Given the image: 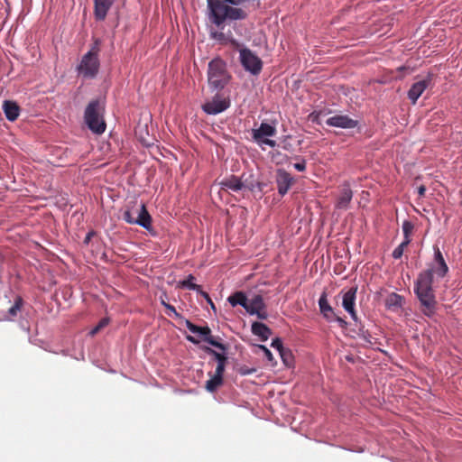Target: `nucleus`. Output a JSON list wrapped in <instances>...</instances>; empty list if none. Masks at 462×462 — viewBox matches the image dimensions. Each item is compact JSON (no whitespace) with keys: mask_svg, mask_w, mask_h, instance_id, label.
Listing matches in <instances>:
<instances>
[{"mask_svg":"<svg viewBox=\"0 0 462 462\" xmlns=\"http://www.w3.org/2000/svg\"><path fill=\"white\" fill-rule=\"evenodd\" d=\"M434 258L430 268L422 272L415 285V292L423 307V312L430 316L434 312L436 300L432 290L433 273L439 278H443L448 272V266L443 254L437 245H434Z\"/></svg>","mask_w":462,"mask_h":462,"instance_id":"obj_1","label":"nucleus"},{"mask_svg":"<svg viewBox=\"0 0 462 462\" xmlns=\"http://www.w3.org/2000/svg\"><path fill=\"white\" fill-rule=\"evenodd\" d=\"M101 41L95 39L89 51L83 55L79 64L77 66L79 75L84 79H94L97 77L100 68L99 52Z\"/></svg>","mask_w":462,"mask_h":462,"instance_id":"obj_2","label":"nucleus"},{"mask_svg":"<svg viewBox=\"0 0 462 462\" xmlns=\"http://www.w3.org/2000/svg\"><path fill=\"white\" fill-rule=\"evenodd\" d=\"M230 79L226 62L219 59H214L208 63V81L213 90H220L225 88Z\"/></svg>","mask_w":462,"mask_h":462,"instance_id":"obj_3","label":"nucleus"},{"mask_svg":"<svg viewBox=\"0 0 462 462\" xmlns=\"http://www.w3.org/2000/svg\"><path fill=\"white\" fill-rule=\"evenodd\" d=\"M104 106L99 100H92L86 107L84 119L88 127L95 134H103L106 123L103 118Z\"/></svg>","mask_w":462,"mask_h":462,"instance_id":"obj_4","label":"nucleus"},{"mask_svg":"<svg viewBox=\"0 0 462 462\" xmlns=\"http://www.w3.org/2000/svg\"><path fill=\"white\" fill-rule=\"evenodd\" d=\"M239 60L243 68L253 75H258L263 69V61L248 48L239 50Z\"/></svg>","mask_w":462,"mask_h":462,"instance_id":"obj_5","label":"nucleus"},{"mask_svg":"<svg viewBox=\"0 0 462 462\" xmlns=\"http://www.w3.org/2000/svg\"><path fill=\"white\" fill-rule=\"evenodd\" d=\"M185 324L187 328L193 334H197L201 337V340L208 343L209 345L222 350H226V346L221 342H218L216 340V338L211 335V329L208 327H200L198 325H195L191 321L186 319Z\"/></svg>","mask_w":462,"mask_h":462,"instance_id":"obj_6","label":"nucleus"},{"mask_svg":"<svg viewBox=\"0 0 462 462\" xmlns=\"http://www.w3.org/2000/svg\"><path fill=\"white\" fill-rule=\"evenodd\" d=\"M254 140L258 143H263L270 147H275L276 142L264 137H273L276 134V128L267 123H262L257 129L252 130Z\"/></svg>","mask_w":462,"mask_h":462,"instance_id":"obj_7","label":"nucleus"},{"mask_svg":"<svg viewBox=\"0 0 462 462\" xmlns=\"http://www.w3.org/2000/svg\"><path fill=\"white\" fill-rule=\"evenodd\" d=\"M245 310L250 315H256L260 319H266L268 317L263 298L259 294H256L251 300H248Z\"/></svg>","mask_w":462,"mask_h":462,"instance_id":"obj_8","label":"nucleus"},{"mask_svg":"<svg viewBox=\"0 0 462 462\" xmlns=\"http://www.w3.org/2000/svg\"><path fill=\"white\" fill-rule=\"evenodd\" d=\"M229 106V98H221L218 95H216L212 100L203 104L202 109L208 115H217L226 110Z\"/></svg>","mask_w":462,"mask_h":462,"instance_id":"obj_9","label":"nucleus"},{"mask_svg":"<svg viewBox=\"0 0 462 462\" xmlns=\"http://www.w3.org/2000/svg\"><path fill=\"white\" fill-rule=\"evenodd\" d=\"M294 183L293 177L285 170L280 169L276 173L277 190L281 196H284Z\"/></svg>","mask_w":462,"mask_h":462,"instance_id":"obj_10","label":"nucleus"},{"mask_svg":"<svg viewBox=\"0 0 462 462\" xmlns=\"http://www.w3.org/2000/svg\"><path fill=\"white\" fill-rule=\"evenodd\" d=\"M326 125L333 127L351 129L356 127L358 122L346 115H335L326 120Z\"/></svg>","mask_w":462,"mask_h":462,"instance_id":"obj_11","label":"nucleus"},{"mask_svg":"<svg viewBox=\"0 0 462 462\" xmlns=\"http://www.w3.org/2000/svg\"><path fill=\"white\" fill-rule=\"evenodd\" d=\"M357 288L352 287L343 294L342 305L346 311H347L354 320L357 319L356 312L355 310V302Z\"/></svg>","mask_w":462,"mask_h":462,"instance_id":"obj_12","label":"nucleus"},{"mask_svg":"<svg viewBox=\"0 0 462 462\" xmlns=\"http://www.w3.org/2000/svg\"><path fill=\"white\" fill-rule=\"evenodd\" d=\"M430 83V79H421L416 83H414L410 90L408 91V97L411 100L413 104L417 101V99L421 96V94L425 91V89L429 87Z\"/></svg>","mask_w":462,"mask_h":462,"instance_id":"obj_13","label":"nucleus"},{"mask_svg":"<svg viewBox=\"0 0 462 462\" xmlns=\"http://www.w3.org/2000/svg\"><path fill=\"white\" fill-rule=\"evenodd\" d=\"M135 213L137 214V217H135L134 224L141 226L146 230H151L152 217L147 211L145 205L142 204L140 209H136Z\"/></svg>","mask_w":462,"mask_h":462,"instance_id":"obj_14","label":"nucleus"},{"mask_svg":"<svg viewBox=\"0 0 462 462\" xmlns=\"http://www.w3.org/2000/svg\"><path fill=\"white\" fill-rule=\"evenodd\" d=\"M95 9L94 14L97 20H105L107 12L113 5L114 0H94Z\"/></svg>","mask_w":462,"mask_h":462,"instance_id":"obj_15","label":"nucleus"},{"mask_svg":"<svg viewBox=\"0 0 462 462\" xmlns=\"http://www.w3.org/2000/svg\"><path fill=\"white\" fill-rule=\"evenodd\" d=\"M353 197V192L350 189L349 184L345 183L342 186L340 195L337 199L336 207L340 209H346L347 208L351 199Z\"/></svg>","mask_w":462,"mask_h":462,"instance_id":"obj_16","label":"nucleus"},{"mask_svg":"<svg viewBox=\"0 0 462 462\" xmlns=\"http://www.w3.org/2000/svg\"><path fill=\"white\" fill-rule=\"evenodd\" d=\"M3 110L5 117L11 122L15 121L20 115V107L14 101L5 100L3 104Z\"/></svg>","mask_w":462,"mask_h":462,"instance_id":"obj_17","label":"nucleus"},{"mask_svg":"<svg viewBox=\"0 0 462 462\" xmlns=\"http://www.w3.org/2000/svg\"><path fill=\"white\" fill-rule=\"evenodd\" d=\"M385 307L390 311H401L402 308V297L395 292L388 294L385 299Z\"/></svg>","mask_w":462,"mask_h":462,"instance_id":"obj_18","label":"nucleus"},{"mask_svg":"<svg viewBox=\"0 0 462 462\" xmlns=\"http://www.w3.org/2000/svg\"><path fill=\"white\" fill-rule=\"evenodd\" d=\"M319 307L321 314L327 320H332V317L335 316L333 308L328 301V295L326 291H323L319 300Z\"/></svg>","mask_w":462,"mask_h":462,"instance_id":"obj_19","label":"nucleus"},{"mask_svg":"<svg viewBox=\"0 0 462 462\" xmlns=\"http://www.w3.org/2000/svg\"><path fill=\"white\" fill-rule=\"evenodd\" d=\"M252 333L259 337L262 341H266L272 335V330L265 324L256 321L252 324Z\"/></svg>","mask_w":462,"mask_h":462,"instance_id":"obj_20","label":"nucleus"},{"mask_svg":"<svg viewBox=\"0 0 462 462\" xmlns=\"http://www.w3.org/2000/svg\"><path fill=\"white\" fill-rule=\"evenodd\" d=\"M221 185L228 189H231L233 191H239L243 189L244 183L241 181L239 178L236 176H230L228 178H226L222 182Z\"/></svg>","mask_w":462,"mask_h":462,"instance_id":"obj_21","label":"nucleus"},{"mask_svg":"<svg viewBox=\"0 0 462 462\" xmlns=\"http://www.w3.org/2000/svg\"><path fill=\"white\" fill-rule=\"evenodd\" d=\"M228 302L233 307L240 305L245 310L247 302H248V299H247L246 295L245 294V292L236 291L228 297Z\"/></svg>","mask_w":462,"mask_h":462,"instance_id":"obj_22","label":"nucleus"},{"mask_svg":"<svg viewBox=\"0 0 462 462\" xmlns=\"http://www.w3.org/2000/svg\"><path fill=\"white\" fill-rule=\"evenodd\" d=\"M194 281L195 277L192 274H189L188 275L187 279L179 282L178 287L196 291L199 293V291H201L202 288L200 285L196 284Z\"/></svg>","mask_w":462,"mask_h":462,"instance_id":"obj_23","label":"nucleus"},{"mask_svg":"<svg viewBox=\"0 0 462 462\" xmlns=\"http://www.w3.org/2000/svg\"><path fill=\"white\" fill-rule=\"evenodd\" d=\"M222 384L223 378L214 374L209 380L206 382V389L210 393H214Z\"/></svg>","mask_w":462,"mask_h":462,"instance_id":"obj_24","label":"nucleus"},{"mask_svg":"<svg viewBox=\"0 0 462 462\" xmlns=\"http://www.w3.org/2000/svg\"><path fill=\"white\" fill-rule=\"evenodd\" d=\"M203 350L208 355L213 356L214 359L217 362V364L226 363L227 361V357L226 356L225 354L218 353L208 346H204Z\"/></svg>","mask_w":462,"mask_h":462,"instance_id":"obj_25","label":"nucleus"},{"mask_svg":"<svg viewBox=\"0 0 462 462\" xmlns=\"http://www.w3.org/2000/svg\"><path fill=\"white\" fill-rule=\"evenodd\" d=\"M22 305H23V300L21 297H17L15 299V301L14 303V305L8 310V314H9V319H11L12 318L17 316L18 312L21 310V308H22Z\"/></svg>","mask_w":462,"mask_h":462,"instance_id":"obj_26","label":"nucleus"},{"mask_svg":"<svg viewBox=\"0 0 462 462\" xmlns=\"http://www.w3.org/2000/svg\"><path fill=\"white\" fill-rule=\"evenodd\" d=\"M279 354L286 366H291L292 365L293 356L290 349L284 347L282 350L279 352Z\"/></svg>","mask_w":462,"mask_h":462,"instance_id":"obj_27","label":"nucleus"},{"mask_svg":"<svg viewBox=\"0 0 462 462\" xmlns=\"http://www.w3.org/2000/svg\"><path fill=\"white\" fill-rule=\"evenodd\" d=\"M107 325H108V319H106V318H105V319H102L98 322V324H97L95 328H93L90 330L89 334H90L91 336H95V335H96V334H97V333H98V332H99L103 328L106 327Z\"/></svg>","mask_w":462,"mask_h":462,"instance_id":"obj_28","label":"nucleus"},{"mask_svg":"<svg viewBox=\"0 0 462 462\" xmlns=\"http://www.w3.org/2000/svg\"><path fill=\"white\" fill-rule=\"evenodd\" d=\"M404 252V242H402L393 252V257L399 259L402 256Z\"/></svg>","mask_w":462,"mask_h":462,"instance_id":"obj_29","label":"nucleus"},{"mask_svg":"<svg viewBox=\"0 0 462 462\" xmlns=\"http://www.w3.org/2000/svg\"><path fill=\"white\" fill-rule=\"evenodd\" d=\"M123 219L128 224H134L135 217L131 210H125L123 214Z\"/></svg>","mask_w":462,"mask_h":462,"instance_id":"obj_30","label":"nucleus"},{"mask_svg":"<svg viewBox=\"0 0 462 462\" xmlns=\"http://www.w3.org/2000/svg\"><path fill=\"white\" fill-rule=\"evenodd\" d=\"M297 159H300V162L294 163V168L298 171H304L306 170V161L303 158L296 157Z\"/></svg>","mask_w":462,"mask_h":462,"instance_id":"obj_31","label":"nucleus"},{"mask_svg":"<svg viewBox=\"0 0 462 462\" xmlns=\"http://www.w3.org/2000/svg\"><path fill=\"white\" fill-rule=\"evenodd\" d=\"M271 346H272V347L277 349L278 352H280L281 350H282L284 348L282 342L281 338H279V337L274 338L273 340Z\"/></svg>","mask_w":462,"mask_h":462,"instance_id":"obj_32","label":"nucleus"},{"mask_svg":"<svg viewBox=\"0 0 462 462\" xmlns=\"http://www.w3.org/2000/svg\"><path fill=\"white\" fill-rule=\"evenodd\" d=\"M226 364V363L217 364V367H216V371H215V374H214L223 378V374H224V372H225Z\"/></svg>","mask_w":462,"mask_h":462,"instance_id":"obj_33","label":"nucleus"},{"mask_svg":"<svg viewBox=\"0 0 462 462\" xmlns=\"http://www.w3.org/2000/svg\"><path fill=\"white\" fill-rule=\"evenodd\" d=\"M405 226H406V248H407L410 244L409 236H410L411 230L413 229V226L410 222L406 221Z\"/></svg>","mask_w":462,"mask_h":462,"instance_id":"obj_34","label":"nucleus"},{"mask_svg":"<svg viewBox=\"0 0 462 462\" xmlns=\"http://www.w3.org/2000/svg\"><path fill=\"white\" fill-rule=\"evenodd\" d=\"M259 348H261L263 351L265 357L269 361H273V354L271 353V351L265 346L259 345Z\"/></svg>","mask_w":462,"mask_h":462,"instance_id":"obj_35","label":"nucleus"},{"mask_svg":"<svg viewBox=\"0 0 462 462\" xmlns=\"http://www.w3.org/2000/svg\"><path fill=\"white\" fill-rule=\"evenodd\" d=\"M199 293L204 297V299L207 300V302H208L210 304V306L213 310H216V307H215L211 298L209 297L208 293H207L206 291H203L202 289H201V291H199Z\"/></svg>","mask_w":462,"mask_h":462,"instance_id":"obj_36","label":"nucleus"},{"mask_svg":"<svg viewBox=\"0 0 462 462\" xmlns=\"http://www.w3.org/2000/svg\"><path fill=\"white\" fill-rule=\"evenodd\" d=\"M211 36L213 39L222 41L226 38L225 34L221 32H212Z\"/></svg>","mask_w":462,"mask_h":462,"instance_id":"obj_37","label":"nucleus"},{"mask_svg":"<svg viewBox=\"0 0 462 462\" xmlns=\"http://www.w3.org/2000/svg\"><path fill=\"white\" fill-rule=\"evenodd\" d=\"M336 319V320L340 324V326H341L342 328H344V327H346V322L342 318H340V317L337 316L336 314H335V316H334V317H332V319Z\"/></svg>","mask_w":462,"mask_h":462,"instance_id":"obj_38","label":"nucleus"},{"mask_svg":"<svg viewBox=\"0 0 462 462\" xmlns=\"http://www.w3.org/2000/svg\"><path fill=\"white\" fill-rule=\"evenodd\" d=\"M165 308H166L169 311L172 312L175 316H177V317H179V316H180V314L176 311V309H175L172 305H171V304H165Z\"/></svg>","mask_w":462,"mask_h":462,"instance_id":"obj_39","label":"nucleus"},{"mask_svg":"<svg viewBox=\"0 0 462 462\" xmlns=\"http://www.w3.org/2000/svg\"><path fill=\"white\" fill-rule=\"evenodd\" d=\"M426 192V187L424 185H420L418 187V194L420 197H423Z\"/></svg>","mask_w":462,"mask_h":462,"instance_id":"obj_40","label":"nucleus"},{"mask_svg":"<svg viewBox=\"0 0 462 462\" xmlns=\"http://www.w3.org/2000/svg\"><path fill=\"white\" fill-rule=\"evenodd\" d=\"M187 340L193 343V344H199L200 340H199L198 338H196L195 337H192V336H187Z\"/></svg>","mask_w":462,"mask_h":462,"instance_id":"obj_41","label":"nucleus"},{"mask_svg":"<svg viewBox=\"0 0 462 462\" xmlns=\"http://www.w3.org/2000/svg\"><path fill=\"white\" fill-rule=\"evenodd\" d=\"M94 234L95 233L93 231L88 232L85 237L84 242L88 244L90 241L91 237L94 236Z\"/></svg>","mask_w":462,"mask_h":462,"instance_id":"obj_42","label":"nucleus"},{"mask_svg":"<svg viewBox=\"0 0 462 462\" xmlns=\"http://www.w3.org/2000/svg\"><path fill=\"white\" fill-rule=\"evenodd\" d=\"M231 43L234 47L238 48L240 46L239 42L236 40H232Z\"/></svg>","mask_w":462,"mask_h":462,"instance_id":"obj_43","label":"nucleus"},{"mask_svg":"<svg viewBox=\"0 0 462 462\" xmlns=\"http://www.w3.org/2000/svg\"><path fill=\"white\" fill-rule=\"evenodd\" d=\"M416 249L420 250V243H417L416 245Z\"/></svg>","mask_w":462,"mask_h":462,"instance_id":"obj_44","label":"nucleus"},{"mask_svg":"<svg viewBox=\"0 0 462 462\" xmlns=\"http://www.w3.org/2000/svg\"><path fill=\"white\" fill-rule=\"evenodd\" d=\"M162 304L163 306H165V304H167V303H166V301L162 300Z\"/></svg>","mask_w":462,"mask_h":462,"instance_id":"obj_45","label":"nucleus"},{"mask_svg":"<svg viewBox=\"0 0 462 462\" xmlns=\"http://www.w3.org/2000/svg\"><path fill=\"white\" fill-rule=\"evenodd\" d=\"M402 230L404 231V223L402 225Z\"/></svg>","mask_w":462,"mask_h":462,"instance_id":"obj_46","label":"nucleus"}]
</instances>
